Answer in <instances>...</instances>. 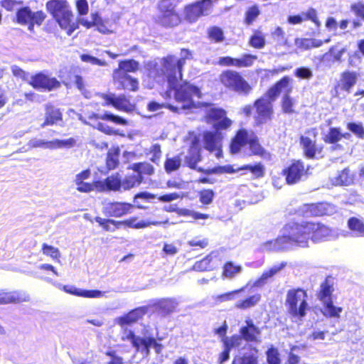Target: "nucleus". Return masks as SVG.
<instances>
[{"mask_svg":"<svg viewBox=\"0 0 364 364\" xmlns=\"http://www.w3.org/2000/svg\"><path fill=\"white\" fill-rule=\"evenodd\" d=\"M147 313L148 311L146 305L139 306L132 309L123 316L118 317L117 323L122 327L124 326H130L141 319Z\"/></svg>","mask_w":364,"mask_h":364,"instance_id":"25","label":"nucleus"},{"mask_svg":"<svg viewBox=\"0 0 364 364\" xmlns=\"http://www.w3.org/2000/svg\"><path fill=\"white\" fill-rule=\"evenodd\" d=\"M208 38L215 43L223 42L225 39L223 30L218 26H212L208 31Z\"/></svg>","mask_w":364,"mask_h":364,"instance_id":"57","label":"nucleus"},{"mask_svg":"<svg viewBox=\"0 0 364 364\" xmlns=\"http://www.w3.org/2000/svg\"><path fill=\"white\" fill-rule=\"evenodd\" d=\"M181 0H160L157 5L159 13L179 14L176 9Z\"/></svg>","mask_w":364,"mask_h":364,"instance_id":"42","label":"nucleus"},{"mask_svg":"<svg viewBox=\"0 0 364 364\" xmlns=\"http://www.w3.org/2000/svg\"><path fill=\"white\" fill-rule=\"evenodd\" d=\"M257 59L255 55L245 53L240 58L223 56L218 59V65L223 67H235L237 68L251 67Z\"/></svg>","mask_w":364,"mask_h":364,"instance_id":"20","label":"nucleus"},{"mask_svg":"<svg viewBox=\"0 0 364 364\" xmlns=\"http://www.w3.org/2000/svg\"><path fill=\"white\" fill-rule=\"evenodd\" d=\"M353 181L354 176L350 173L349 168H343L332 180L335 186H350L353 183Z\"/></svg>","mask_w":364,"mask_h":364,"instance_id":"36","label":"nucleus"},{"mask_svg":"<svg viewBox=\"0 0 364 364\" xmlns=\"http://www.w3.org/2000/svg\"><path fill=\"white\" fill-rule=\"evenodd\" d=\"M240 338L238 335H233L230 338H224L222 339L224 348L230 351L232 348L237 347L240 345Z\"/></svg>","mask_w":364,"mask_h":364,"instance_id":"63","label":"nucleus"},{"mask_svg":"<svg viewBox=\"0 0 364 364\" xmlns=\"http://www.w3.org/2000/svg\"><path fill=\"white\" fill-rule=\"evenodd\" d=\"M259 14V11L256 6H251L245 13V22L247 25H250L257 18Z\"/></svg>","mask_w":364,"mask_h":364,"instance_id":"64","label":"nucleus"},{"mask_svg":"<svg viewBox=\"0 0 364 364\" xmlns=\"http://www.w3.org/2000/svg\"><path fill=\"white\" fill-rule=\"evenodd\" d=\"M146 306L148 312L166 317L176 311L177 302L172 298H161L153 300Z\"/></svg>","mask_w":364,"mask_h":364,"instance_id":"18","label":"nucleus"},{"mask_svg":"<svg viewBox=\"0 0 364 364\" xmlns=\"http://www.w3.org/2000/svg\"><path fill=\"white\" fill-rule=\"evenodd\" d=\"M204 116L205 121L211 124L213 123V128L215 130L228 129L232 125V120L227 117L226 111L220 107H213V105Z\"/></svg>","mask_w":364,"mask_h":364,"instance_id":"13","label":"nucleus"},{"mask_svg":"<svg viewBox=\"0 0 364 364\" xmlns=\"http://www.w3.org/2000/svg\"><path fill=\"white\" fill-rule=\"evenodd\" d=\"M284 234L274 240V245L284 250L287 245L306 248L311 240L314 243L326 241L332 235L328 226L317 221H290L284 226Z\"/></svg>","mask_w":364,"mask_h":364,"instance_id":"2","label":"nucleus"},{"mask_svg":"<svg viewBox=\"0 0 364 364\" xmlns=\"http://www.w3.org/2000/svg\"><path fill=\"white\" fill-rule=\"evenodd\" d=\"M63 113L55 105L49 103L45 105L44 121L41 124V127L53 126L63 121Z\"/></svg>","mask_w":364,"mask_h":364,"instance_id":"29","label":"nucleus"},{"mask_svg":"<svg viewBox=\"0 0 364 364\" xmlns=\"http://www.w3.org/2000/svg\"><path fill=\"white\" fill-rule=\"evenodd\" d=\"M181 21L180 14L172 13H159L154 20L156 24L165 28L176 27Z\"/></svg>","mask_w":364,"mask_h":364,"instance_id":"30","label":"nucleus"},{"mask_svg":"<svg viewBox=\"0 0 364 364\" xmlns=\"http://www.w3.org/2000/svg\"><path fill=\"white\" fill-rule=\"evenodd\" d=\"M241 271L242 267L240 265H235L232 262L228 261L225 262L223 264L222 277L224 278L232 279Z\"/></svg>","mask_w":364,"mask_h":364,"instance_id":"48","label":"nucleus"},{"mask_svg":"<svg viewBox=\"0 0 364 364\" xmlns=\"http://www.w3.org/2000/svg\"><path fill=\"white\" fill-rule=\"evenodd\" d=\"M333 211V206L326 202L305 203L295 212L299 218H318L331 215Z\"/></svg>","mask_w":364,"mask_h":364,"instance_id":"10","label":"nucleus"},{"mask_svg":"<svg viewBox=\"0 0 364 364\" xmlns=\"http://www.w3.org/2000/svg\"><path fill=\"white\" fill-rule=\"evenodd\" d=\"M76 141L74 138H69L64 140H60V139H55L53 141H41L39 143V145H48V144H52L53 147H67L70 148L75 146Z\"/></svg>","mask_w":364,"mask_h":364,"instance_id":"54","label":"nucleus"},{"mask_svg":"<svg viewBox=\"0 0 364 364\" xmlns=\"http://www.w3.org/2000/svg\"><path fill=\"white\" fill-rule=\"evenodd\" d=\"M114 108L118 111L130 113L135 109V105L127 96L119 95L116 96Z\"/></svg>","mask_w":364,"mask_h":364,"instance_id":"39","label":"nucleus"},{"mask_svg":"<svg viewBox=\"0 0 364 364\" xmlns=\"http://www.w3.org/2000/svg\"><path fill=\"white\" fill-rule=\"evenodd\" d=\"M240 338L247 342H256L261 334L259 328L256 326L252 320H245V326H242L239 331Z\"/></svg>","mask_w":364,"mask_h":364,"instance_id":"28","label":"nucleus"},{"mask_svg":"<svg viewBox=\"0 0 364 364\" xmlns=\"http://www.w3.org/2000/svg\"><path fill=\"white\" fill-rule=\"evenodd\" d=\"M16 21L21 25H28V29L32 30L35 25L40 26L46 18L43 11L32 12L28 6L19 9L16 14Z\"/></svg>","mask_w":364,"mask_h":364,"instance_id":"15","label":"nucleus"},{"mask_svg":"<svg viewBox=\"0 0 364 364\" xmlns=\"http://www.w3.org/2000/svg\"><path fill=\"white\" fill-rule=\"evenodd\" d=\"M46 9L68 36H71L79 28V21H74L73 12L66 0H49Z\"/></svg>","mask_w":364,"mask_h":364,"instance_id":"4","label":"nucleus"},{"mask_svg":"<svg viewBox=\"0 0 364 364\" xmlns=\"http://www.w3.org/2000/svg\"><path fill=\"white\" fill-rule=\"evenodd\" d=\"M307 291L300 287L289 289L287 294L286 305L294 317L303 318L309 309Z\"/></svg>","mask_w":364,"mask_h":364,"instance_id":"7","label":"nucleus"},{"mask_svg":"<svg viewBox=\"0 0 364 364\" xmlns=\"http://www.w3.org/2000/svg\"><path fill=\"white\" fill-rule=\"evenodd\" d=\"M213 257L211 254L208 255L202 259L197 261L193 266L194 270L198 272H207L214 269L215 265L213 262Z\"/></svg>","mask_w":364,"mask_h":364,"instance_id":"43","label":"nucleus"},{"mask_svg":"<svg viewBox=\"0 0 364 364\" xmlns=\"http://www.w3.org/2000/svg\"><path fill=\"white\" fill-rule=\"evenodd\" d=\"M330 38L325 39L324 41L316 38H301L299 41H296L297 47L303 50H310L312 48H319L324 43L330 42Z\"/></svg>","mask_w":364,"mask_h":364,"instance_id":"37","label":"nucleus"},{"mask_svg":"<svg viewBox=\"0 0 364 364\" xmlns=\"http://www.w3.org/2000/svg\"><path fill=\"white\" fill-rule=\"evenodd\" d=\"M112 82L117 90L136 92L139 90V81L137 78L129 74L113 70L112 75Z\"/></svg>","mask_w":364,"mask_h":364,"instance_id":"17","label":"nucleus"},{"mask_svg":"<svg viewBox=\"0 0 364 364\" xmlns=\"http://www.w3.org/2000/svg\"><path fill=\"white\" fill-rule=\"evenodd\" d=\"M41 251L43 255L51 257L54 260H58L60 257L59 249L47 243L42 244Z\"/></svg>","mask_w":364,"mask_h":364,"instance_id":"56","label":"nucleus"},{"mask_svg":"<svg viewBox=\"0 0 364 364\" xmlns=\"http://www.w3.org/2000/svg\"><path fill=\"white\" fill-rule=\"evenodd\" d=\"M280 105L283 114H291L296 112V102L289 94L282 96Z\"/></svg>","mask_w":364,"mask_h":364,"instance_id":"45","label":"nucleus"},{"mask_svg":"<svg viewBox=\"0 0 364 364\" xmlns=\"http://www.w3.org/2000/svg\"><path fill=\"white\" fill-rule=\"evenodd\" d=\"M323 314L328 318H339L343 308L340 306H336L333 305V302L331 299L323 301Z\"/></svg>","mask_w":364,"mask_h":364,"instance_id":"41","label":"nucleus"},{"mask_svg":"<svg viewBox=\"0 0 364 364\" xmlns=\"http://www.w3.org/2000/svg\"><path fill=\"white\" fill-rule=\"evenodd\" d=\"M87 118L89 121L87 124L105 134L109 136L119 134L118 130L114 129L112 127L100 122V120L108 121L117 125L127 126L129 124L127 119L108 112H105L102 114L92 112L87 115Z\"/></svg>","mask_w":364,"mask_h":364,"instance_id":"6","label":"nucleus"},{"mask_svg":"<svg viewBox=\"0 0 364 364\" xmlns=\"http://www.w3.org/2000/svg\"><path fill=\"white\" fill-rule=\"evenodd\" d=\"M212 9V0H198L185 6L184 16L189 23H195L200 17L208 16Z\"/></svg>","mask_w":364,"mask_h":364,"instance_id":"11","label":"nucleus"},{"mask_svg":"<svg viewBox=\"0 0 364 364\" xmlns=\"http://www.w3.org/2000/svg\"><path fill=\"white\" fill-rule=\"evenodd\" d=\"M28 83L33 89L43 92H51L61 87V82L55 77L42 71L32 75Z\"/></svg>","mask_w":364,"mask_h":364,"instance_id":"9","label":"nucleus"},{"mask_svg":"<svg viewBox=\"0 0 364 364\" xmlns=\"http://www.w3.org/2000/svg\"><path fill=\"white\" fill-rule=\"evenodd\" d=\"M92 21L86 18H79V24L82 25L86 29L95 27L97 31L102 34H110L112 33L111 24L109 21L103 19L98 12L91 14Z\"/></svg>","mask_w":364,"mask_h":364,"instance_id":"21","label":"nucleus"},{"mask_svg":"<svg viewBox=\"0 0 364 364\" xmlns=\"http://www.w3.org/2000/svg\"><path fill=\"white\" fill-rule=\"evenodd\" d=\"M203 159L201 151L198 150L189 149L188 154L184 158L185 165L190 169L196 170L198 172L205 174H211L216 173V168L204 169L202 167H198V164Z\"/></svg>","mask_w":364,"mask_h":364,"instance_id":"24","label":"nucleus"},{"mask_svg":"<svg viewBox=\"0 0 364 364\" xmlns=\"http://www.w3.org/2000/svg\"><path fill=\"white\" fill-rule=\"evenodd\" d=\"M309 166L301 159H292L282 171L287 185L298 183L308 175Z\"/></svg>","mask_w":364,"mask_h":364,"instance_id":"8","label":"nucleus"},{"mask_svg":"<svg viewBox=\"0 0 364 364\" xmlns=\"http://www.w3.org/2000/svg\"><path fill=\"white\" fill-rule=\"evenodd\" d=\"M239 171H249L251 172L255 178H262L265 174V168L264 166L260 163H256L255 164H247L243 165L238 168Z\"/></svg>","mask_w":364,"mask_h":364,"instance_id":"47","label":"nucleus"},{"mask_svg":"<svg viewBox=\"0 0 364 364\" xmlns=\"http://www.w3.org/2000/svg\"><path fill=\"white\" fill-rule=\"evenodd\" d=\"M122 341L129 340L132 346L136 351L144 353L146 355H149L152 337H140L136 336L134 331H129L126 336L122 338Z\"/></svg>","mask_w":364,"mask_h":364,"instance_id":"23","label":"nucleus"},{"mask_svg":"<svg viewBox=\"0 0 364 364\" xmlns=\"http://www.w3.org/2000/svg\"><path fill=\"white\" fill-rule=\"evenodd\" d=\"M219 84L227 91L247 96L252 91V86L242 75L235 70H223L218 76Z\"/></svg>","mask_w":364,"mask_h":364,"instance_id":"5","label":"nucleus"},{"mask_svg":"<svg viewBox=\"0 0 364 364\" xmlns=\"http://www.w3.org/2000/svg\"><path fill=\"white\" fill-rule=\"evenodd\" d=\"M181 159L179 155L173 157H167L164 161V169L167 173H171L180 168Z\"/></svg>","mask_w":364,"mask_h":364,"instance_id":"52","label":"nucleus"},{"mask_svg":"<svg viewBox=\"0 0 364 364\" xmlns=\"http://www.w3.org/2000/svg\"><path fill=\"white\" fill-rule=\"evenodd\" d=\"M346 128L357 138L364 139V127L361 123L348 122L346 124Z\"/></svg>","mask_w":364,"mask_h":364,"instance_id":"61","label":"nucleus"},{"mask_svg":"<svg viewBox=\"0 0 364 364\" xmlns=\"http://www.w3.org/2000/svg\"><path fill=\"white\" fill-rule=\"evenodd\" d=\"M137 174L136 176H141L142 181H144V176H150L154 173V167L146 161L134 163L129 167Z\"/></svg>","mask_w":364,"mask_h":364,"instance_id":"35","label":"nucleus"},{"mask_svg":"<svg viewBox=\"0 0 364 364\" xmlns=\"http://www.w3.org/2000/svg\"><path fill=\"white\" fill-rule=\"evenodd\" d=\"M139 70V63L134 59H125L119 61L118 67L114 70L125 74L136 73Z\"/></svg>","mask_w":364,"mask_h":364,"instance_id":"38","label":"nucleus"},{"mask_svg":"<svg viewBox=\"0 0 364 364\" xmlns=\"http://www.w3.org/2000/svg\"><path fill=\"white\" fill-rule=\"evenodd\" d=\"M268 364H281L280 354L276 347L271 346L266 352Z\"/></svg>","mask_w":364,"mask_h":364,"instance_id":"59","label":"nucleus"},{"mask_svg":"<svg viewBox=\"0 0 364 364\" xmlns=\"http://www.w3.org/2000/svg\"><path fill=\"white\" fill-rule=\"evenodd\" d=\"M272 102L264 97L254 101L253 107L255 109L254 122L256 126H262L272 119L274 114Z\"/></svg>","mask_w":364,"mask_h":364,"instance_id":"12","label":"nucleus"},{"mask_svg":"<svg viewBox=\"0 0 364 364\" xmlns=\"http://www.w3.org/2000/svg\"><path fill=\"white\" fill-rule=\"evenodd\" d=\"M287 264L286 262H282L279 265L273 266L269 270L264 271L260 277L255 281L254 286L259 287L263 285L267 279L274 276L277 272L284 269Z\"/></svg>","mask_w":364,"mask_h":364,"instance_id":"40","label":"nucleus"},{"mask_svg":"<svg viewBox=\"0 0 364 364\" xmlns=\"http://www.w3.org/2000/svg\"><path fill=\"white\" fill-rule=\"evenodd\" d=\"M350 11L354 15L364 22V3L362 1L355 2L350 6Z\"/></svg>","mask_w":364,"mask_h":364,"instance_id":"62","label":"nucleus"},{"mask_svg":"<svg viewBox=\"0 0 364 364\" xmlns=\"http://www.w3.org/2000/svg\"><path fill=\"white\" fill-rule=\"evenodd\" d=\"M133 205L129 203H109L104 208V213L108 217L120 218L129 213Z\"/></svg>","mask_w":364,"mask_h":364,"instance_id":"26","label":"nucleus"},{"mask_svg":"<svg viewBox=\"0 0 364 364\" xmlns=\"http://www.w3.org/2000/svg\"><path fill=\"white\" fill-rule=\"evenodd\" d=\"M348 226L350 230L364 235V223L360 219L355 217L350 218L348 220Z\"/></svg>","mask_w":364,"mask_h":364,"instance_id":"55","label":"nucleus"},{"mask_svg":"<svg viewBox=\"0 0 364 364\" xmlns=\"http://www.w3.org/2000/svg\"><path fill=\"white\" fill-rule=\"evenodd\" d=\"M96 188L100 187L101 190L118 191L121 190L122 183L121 178L118 173L112 174L107 176L104 182L96 181H95Z\"/></svg>","mask_w":364,"mask_h":364,"instance_id":"32","label":"nucleus"},{"mask_svg":"<svg viewBox=\"0 0 364 364\" xmlns=\"http://www.w3.org/2000/svg\"><path fill=\"white\" fill-rule=\"evenodd\" d=\"M247 145L251 155L263 159L270 158V153L261 144L257 134L254 132L243 127L238 129L232 137L229 144V152L231 154H237Z\"/></svg>","mask_w":364,"mask_h":364,"instance_id":"3","label":"nucleus"},{"mask_svg":"<svg viewBox=\"0 0 364 364\" xmlns=\"http://www.w3.org/2000/svg\"><path fill=\"white\" fill-rule=\"evenodd\" d=\"M260 300L261 295L259 294H255L239 301L235 304V306L239 309L245 310L255 306Z\"/></svg>","mask_w":364,"mask_h":364,"instance_id":"49","label":"nucleus"},{"mask_svg":"<svg viewBox=\"0 0 364 364\" xmlns=\"http://www.w3.org/2000/svg\"><path fill=\"white\" fill-rule=\"evenodd\" d=\"M248 43L251 47L255 49H262L265 46V37L261 31L255 30L250 37Z\"/></svg>","mask_w":364,"mask_h":364,"instance_id":"50","label":"nucleus"},{"mask_svg":"<svg viewBox=\"0 0 364 364\" xmlns=\"http://www.w3.org/2000/svg\"><path fill=\"white\" fill-rule=\"evenodd\" d=\"M120 151L119 147L113 148L107 154L106 166L108 170L116 168L119 164V156Z\"/></svg>","mask_w":364,"mask_h":364,"instance_id":"46","label":"nucleus"},{"mask_svg":"<svg viewBox=\"0 0 364 364\" xmlns=\"http://www.w3.org/2000/svg\"><path fill=\"white\" fill-rule=\"evenodd\" d=\"M323 140L326 144H337L341 141V128L330 127Z\"/></svg>","mask_w":364,"mask_h":364,"instance_id":"51","label":"nucleus"},{"mask_svg":"<svg viewBox=\"0 0 364 364\" xmlns=\"http://www.w3.org/2000/svg\"><path fill=\"white\" fill-rule=\"evenodd\" d=\"M220 130L204 131L202 134L203 148L209 152H215L217 158L223 155L222 141L223 136Z\"/></svg>","mask_w":364,"mask_h":364,"instance_id":"16","label":"nucleus"},{"mask_svg":"<svg viewBox=\"0 0 364 364\" xmlns=\"http://www.w3.org/2000/svg\"><path fill=\"white\" fill-rule=\"evenodd\" d=\"M193 58L192 51L188 48L181 49V58H176L173 55H167L161 58V66L160 69L157 63H149L148 72L149 77L154 79L166 76L168 90H174V99L178 102L183 104V108H202L208 107L213 105L211 102H199L196 105L193 97L200 99L202 97V92L198 86L191 84L188 80L182 81L178 85V80H182L183 74V70L187 60Z\"/></svg>","mask_w":364,"mask_h":364,"instance_id":"1","label":"nucleus"},{"mask_svg":"<svg viewBox=\"0 0 364 364\" xmlns=\"http://www.w3.org/2000/svg\"><path fill=\"white\" fill-rule=\"evenodd\" d=\"M121 188L127 191L140 185L142 183V178L141 176H136L132 174L126 176L123 180H121Z\"/></svg>","mask_w":364,"mask_h":364,"instance_id":"53","label":"nucleus"},{"mask_svg":"<svg viewBox=\"0 0 364 364\" xmlns=\"http://www.w3.org/2000/svg\"><path fill=\"white\" fill-rule=\"evenodd\" d=\"M95 221L106 232H114L120 228L119 221L112 219L102 218L101 217H95Z\"/></svg>","mask_w":364,"mask_h":364,"instance_id":"44","label":"nucleus"},{"mask_svg":"<svg viewBox=\"0 0 364 364\" xmlns=\"http://www.w3.org/2000/svg\"><path fill=\"white\" fill-rule=\"evenodd\" d=\"M312 132V138L309 136L301 135L299 137L300 145L303 150L304 156L309 159H314L318 156H322L323 151V145H317V132L315 129L308 130L306 133Z\"/></svg>","mask_w":364,"mask_h":364,"instance_id":"14","label":"nucleus"},{"mask_svg":"<svg viewBox=\"0 0 364 364\" xmlns=\"http://www.w3.org/2000/svg\"><path fill=\"white\" fill-rule=\"evenodd\" d=\"M245 287H242L238 289H235L231 291L225 292L223 294H218L215 296V301L218 303H223L228 301H231L235 298V295L245 290Z\"/></svg>","mask_w":364,"mask_h":364,"instance_id":"60","label":"nucleus"},{"mask_svg":"<svg viewBox=\"0 0 364 364\" xmlns=\"http://www.w3.org/2000/svg\"><path fill=\"white\" fill-rule=\"evenodd\" d=\"M333 291V278L331 275H328L321 283L319 289L316 293V296L319 301L323 302L328 299H331V296Z\"/></svg>","mask_w":364,"mask_h":364,"instance_id":"31","label":"nucleus"},{"mask_svg":"<svg viewBox=\"0 0 364 364\" xmlns=\"http://www.w3.org/2000/svg\"><path fill=\"white\" fill-rule=\"evenodd\" d=\"M358 74L355 71L345 70L341 73L340 79L334 86L336 95L341 92L350 93L356 85Z\"/></svg>","mask_w":364,"mask_h":364,"instance_id":"22","label":"nucleus"},{"mask_svg":"<svg viewBox=\"0 0 364 364\" xmlns=\"http://www.w3.org/2000/svg\"><path fill=\"white\" fill-rule=\"evenodd\" d=\"M90 176V171L89 169L84 170L76 175L75 183L77 186V190L81 193H89L94 190L95 187V182L87 183L84 181Z\"/></svg>","mask_w":364,"mask_h":364,"instance_id":"33","label":"nucleus"},{"mask_svg":"<svg viewBox=\"0 0 364 364\" xmlns=\"http://www.w3.org/2000/svg\"><path fill=\"white\" fill-rule=\"evenodd\" d=\"M28 301H29V296L25 292L0 289V305L19 304Z\"/></svg>","mask_w":364,"mask_h":364,"instance_id":"27","label":"nucleus"},{"mask_svg":"<svg viewBox=\"0 0 364 364\" xmlns=\"http://www.w3.org/2000/svg\"><path fill=\"white\" fill-rule=\"evenodd\" d=\"M291 81L292 79L289 75L283 76L269 87L265 93L266 97L269 101H274L282 92L290 95L293 90Z\"/></svg>","mask_w":364,"mask_h":364,"instance_id":"19","label":"nucleus"},{"mask_svg":"<svg viewBox=\"0 0 364 364\" xmlns=\"http://www.w3.org/2000/svg\"><path fill=\"white\" fill-rule=\"evenodd\" d=\"M214 196L215 193L212 189H203L198 192L199 200L204 205L212 203Z\"/></svg>","mask_w":364,"mask_h":364,"instance_id":"58","label":"nucleus"},{"mask_svg":"<svg viewBox=\"0 0 364 364\" xmlns=\"http://www.w3.org/2000/svg\"><path fill=\"white\" fill-rule=\"evenodd\" d=\"M120 228L126 226L131 228L141 229L151 225H158L161 223L158 221L140 220L137 221L136 217H131L124 220L119 221Z\"/></svg>","mask_w":364,"mask_h":364,"instance_id":"34","label":"nucleus"}]
</instances>
